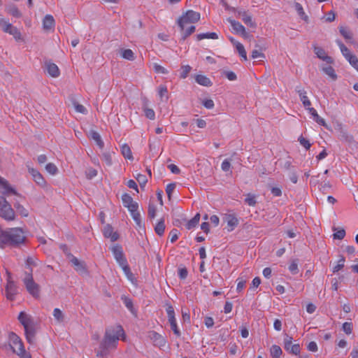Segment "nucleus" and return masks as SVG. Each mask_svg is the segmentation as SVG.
<instances>
[{"instance_id": "obj_16", "label": "nucleus", "mask_w": 358, "mask_h": 358, "mask_svg": "<svg viewBox=\"0 0 358 358\" xmlns=\"http://www.w3.org/2000/svg\"><path fill=\"white\" fill-rule=\"evenodd\" d=\"M25 331L26 339L29 344L34 343L35 335H36V327L33 324L24 327Z\"/></svg>"}, {"instance_id": "obj_45", "label": "nucleus", "mask_w": 358, "mask_h": 358, "mask_svg": "<svg viewBox=\"0 0 358 358\" xmlns=\"http://www.w3.org/2000/svg\"><path fill=\"white\" fill-rule=\"evenodd\" d=\"M334 231H336L334 234V239L342 240L344 238L345 236V231L344 229H341L337 230L336 228H334Z\"/></svg>"}, {"instance_id": "obj_55", "label": "nucleus", "mask_w": 358, "mask_h": 358, "mask_svg": "<svg viewBox=\"0 0 358 358\" xmlns=\"http://www.w3.org/2000/svg\"><path fill=\"white\" fill-rule=\"evenodd\" d=\"M97 175V171L93 168H89L86 172L85 176L87 179H92Z\"/></svg>"}, {"instance_id": "obj_5", "label": "nucleus", "mask_w": 358, "mask_h": 358, "mask_svg": "<svg viewBox=\"0 0 358 358\" xmlns=\"http://www.w3.org/2000/svg\"><path fill=\"white\" fill-rule=\"evenodd\" d=\"M0 217L8 222L15 220V213L3 196H0Z\"/></svg>"}, {"instance_id": "obj_60", "label": "nucleus", "mask_w": 358, "mask_h": 358, "mask_svg": "<svg viewBox=\"0 0 358 358\" xmlns=\"http://www.w3.org/2000/svg\"><path fill=\"white\" fill-rule=\"evenodd\" d=\"M252 58V59H257V58H259V59H264L265 58V55L264 53H262L261 51L259 50H254L252 52V55H251Z\"/></svg>"}, {"instance_id": "obj_25", "label": "nucleus", "mask_w": 358, "mask_h": 358, "mask_svg": "<svg viewBox=\"0 0 358 358\" xmlns=\"http://www.w3.org/2000/svg\"><path fill=\"white\" fill-rule=\"evenodd\" d=\"M121 153L126 159L131 161L134 159L131 148L127 143L121 146Z\"/></svg>"}, {"instance_id": "obj_36", "label": "nucleus", "mask_w": 358, "mask_h": 358, "mask_svg": "<svg viewBox=\"0 0 358 358\" xmlns=\"http://www.w3.org/2000/svg\"><path fill=\"white\" fill-rule=\"evenodd\" d=\"M271 355L272 358H280L282 355L281 348L277 345H273L270 349Z\"/></svg>"}, {"instance_id": "obj_54", "label": "nucleus", "mask_w": 358, "mask_h": 358, "mask_svg": "<svg viewBox=\"0 0 358 358\" xmlns=\"http://www.w3.org/2000/svg\"><path fill=\"white\" fill-rule=\"evenodd\" d=\"M73 106L75 108L76 111L78 113L82 114H85L87 113L85 107L77 102H73Z\"/></svg>"}, {"instance_id": "obj_31", "label": "nucleus", "mask_w": 358, "mask_h": 358, "mask_svg": "<svg viewBox=\"0 0 358 358\" xmlns=\"http://www.w3.org/2000/svg\"><path fill=\"white\" fill-rule=\"evenodd\" d=\"M121 57L129 61H134L135 59L134 53L131 49L121 50Z\"/></svg>"}, {"instance_id": "obj_43", "label": "nucleus", "mask_w": 358, "mask_h": 358, "mask_svg": "<svg viewBox=\"0 0 358 358\" xmlns=\"http://www.w3.org/2000/svg\"><path fill=\"white\" fill-rule=\"evenodd\" d=\"M53 316L58 322H62L64 321V315L59 308H56L54 309Z\"/></svg>"}, {"instance_id": "obj_53", "label": "nucleus", "mask_w": 358, "mask_h": 358, "mask_svg": "<svg viewBox=\"0 0 358 358\" xmlns=\"http://www.w3.org/2000/svg\"><path fill=\"white\" fill-rule=\"evenodd\" d=\"M102 157L104 162H106L107 166H111L112 165V157L111 155L109 152H105L102 154Z\"/></svg>"}, {"instance_id": "obj_28", "label": "nucleus", "mask_w": 358, "mask_h": 358, "mask_svg": "<svg viewBox=\"0 0 358 358\" xmlns=\"http://www.w3.org/2000/svg\"><path fill=\"white\" fill-rule=\"evenodd\" d=\"M14 207L16 209L17 212L24 217H27L29 215V210L19 202H15L14 203Z\"/></svg>"}, {"instance_id": "obj_47", "label": "nucleus", "mask_w": 358, "mask_h": 358, "mask_svg": "<svg viewBox=\"0 0 358 358\" xmlns=\"http://www.w3.org/2000/svg\"><path fill=\"white\" fill-rule=\"evenodd\" d=\"M143 111H144L145 115L147 118H148L149 120H155V113L153 110V109L149 108L147 107H144Z\"/></svg>"}, {"instance_id": "obj_3", "label": "nucleus", "mask_w": 358, "mask_h": 358, "mask_svg": "<svg viewBox=\"0 0 358 358\" xmlns=\"http://www.w3.org/2000/svg\"><path fill=\"white\" fill-rule=\"evenodd\" d=\"M110 250L113 252V255L116 262H117L119 266L122 268V271H124L127 279L132 283H135L136 278H134L133 273L130 270V268L127 264V262L124 255L122 246L119 244H115L111 247Z\"/></svg>"}, {"instance_id": "obj_62", "label": "nucleus", "mask_w": 358, "mask_h": 358, "mask_svg": "<svg viewBox=\"0 0 358 358\" xmlns=\"http://www.w3.org/2000/svg\"><path fill=\"white\" fill-rule=\"evenodd\" d=\"M195 31V26L191 25L184 32L182 38L185 40L187 36L192 34Z\"/></svg>"}, {"instance_id": "obj_29", "label": "nucleus", "mask_w": 358, "mask_h": 358, "mask_svg": "<svg viewBox=\"0 0 358 358\" xmlns=\"http://www.w3.org/2000/svg\"><path fill=\"white\" fill-rule=\"evenodd\" d=\"M234 45L236 46V48L240 55V57L243 59L244 61L248 60L247 53L245 51V49L242 43L240 42H236L234 43Z\"/></svg>"}, {"instance_id": "obj_11", "label": "nucleus", "mask_w": 358, "mask_h": 358, "mask_svg": "<svg viewBox=\"0 0 358 358\" xmlns=\"http://www.w3.org/2000/svg\"><path fill=\"white\" fill-rule=\"evenodd\" d=\"M70 262L74 267V269L80 274H87V269L84 262L80 261L78 258L73 255H70Z\"/></svg>"}, {"instance_id": "obj_7", "label": "nucleus", "mask_w": 358, "mask_h": 358, "mask_svg": "<svg viewBox=\"0 0 358 358\" xmlns=\"http://www.w3.org/2000/svg\"><path fill=\"white\" fill-rule=\"evenodd\" d=\"M23 282L27 292L34 298H38L40 294V287L33 279L32 269L29 268V272H25V277Z\"/></svg>"}, {"instance_id": "obj_13", "label": "nucleus", "mask_w": 358, "mask_h": 358, "mask_svg": "<svg viewBox=\"0 0 358 358\" xmlns=\"http://www.w3.org/2000/svg\"><path fill=\"white\" fill-rule=\"evenodd\" d=\"M0 192L3 195L14 194L17 195L16 190L12 187L8 182L0 176Z\"/></svg>"}, {"instance_id": "obj_42", "label": "nucleus", "mask_w": 358, "mask_h": 358, "mask_svg": "<svg viewBox=\"0 0 358 358\" xmlns=\"http://www.w3.org/2000/svg\"><path fill=\"white\" fill-rule=\"evenodd\" d=\"M45 169L46 171L50 175H55L58 172V169L53 163H48L45 165Z\"/></svg>"}, {"instance_id": "obj_41", "label": "nucleus", "mask_w": 358, "mask_h": 358, "mask_svg": "<svg viewBox=\"0 0 358 358\" xmlns=\"http://www.w3.org/2000/svg\"><path fill=\"white\" fill-rule=\"evenodd\" d=\"M169 322L170 323L171 328L173 331L174 334L179 337L180 336V332L178 329L176 317L169 319Z\"/></svg>"}, {"instance_id": "obj_51", "label": "nucleus", "mask_w": 358, "mask_h": 358, "mask_svg": "<svg viewBox=\"0 0 358 358\" xmlns=\"http://www.w3.org/2000/svg\"><path fill=\"white\" fill-rule=\"evenodd\" d=\"M153 69L157 73L167 74L169 73L166 69L157 64H154Z\"/></svg>"}, {"instance_id": "obj_9", "label": "nucleus", "mask_w": 358, "mask_h": 358, "mask_svg": "<svg viewBox=\"0 0 358 358\" xmlns=\"http://www.w3.org/2000/svg\"><path fill=\"white\" fill-rule=\"evenodd\" d=\"M148 337L152 341L155 346L162 348L166 346V340L161 334H158L155 331H151L148 333Z\"/></svg>"}, {"instance_id": "obj_61", "label": "nucleus", "mask_w": 358, "mask_h": 358, "mask_svg": "<svg viewBox=\"0 0 358 358\" xmlns=\"http://www.w3.org/2000/svg\"><path fill=\"white\" fill-rule=\"evenodd\" d=\"M231 168V163H230V161L229 159H224L222 164H221V169L223 171H229Z\"/></svg>"}, {"instance_id": "obj_35", "label": "nucleus", "mask_w": 358, "mask_h": 358, "mask_svg": "<svg viewBox=\"0 0 358 358\" xmlns=\"http://www.w3.org/2000/svg\"><path fill=\"white\" fill-rule=\"evenodd\" d=\"M196 38L199 41L205 39V38H211V39H217L218 36L215 32H208L199 34L196 36Z\"/></svg>"}, {"instance_id": "obj_14", "label": "nucleus", "mask_w": 358, "mask_h": 358, "mask_svg": "<svg viewBox=\"0 0 358 358\" xmlns=\"http://www.w3.org/2000/svg\"><path fill=\"white\" fill-rule=\"evenodd\" d=\"M28 171L31 175L33 180L37 185L42 187H45L46 186L45 180L38 170L28 167Z\"/></svg>"}, {"instance_id": "obj_64", "label": "nucleus", "mask_w": 358, "mask_h": 358, "mask_svg": "<svg viewBox=\"0 0 358 358\" xmlns=\"http://www.w3.org/2000/svg\"><path fill=\"white\" fill-rule=\"evenodd\" d=\"M187 274L188 272L186 268L183 267L178 269V275L180 279L185 280L187 277Z\"/></svg>"}, {"instance_id": "obj_59", "label": "nucleus", "mask_w": 358, "mask_h": 358, "mask_svg": "<svg viewBox=\"0 0 358 358\" xmlns=\"http://www.w3.org/2000/svg\"><path fill=\"white\" fill-rule=\"evenodd\" d=\"M224 74L225 75L226 78L230 81L236 80L237 78L236 73L231 71H224Z\"/></svg>"}, {"instance_id": "obj_39", "label": "nucleus", "mask_w": 358, "mask_h": 358, "mask_svg": "<svg viewBox=\"0 0 358 358\" xmlns=\"http://www.w3.org/2000/svg\"><path fill=\"white\" fill-rule=\"evenodd\" d=\"M165 230V224L163 220H161L158 223L156 224L155 227V231L157 234L159 236H162L164 233Z\"/></svg>"}, {"instance_id": "obj_6", "label": "nucleus", "mask_w": 358, "mask_h": 358, "mask_svg": "<svg viewBox=\"0 0 358 358\" xmlns=\"http://www.w3.org/2000/svg\"><path fill=\"white\" fill-rule=\"evenodd\" d=\"M0 27L3 32L13 36L16 41H24L20 31L1 15H0Z\"/></svg>"}, {"instance_id": "obj_63", "label": "nucleus", "mask_w": 358, "mask_h": 358, "mask_svg": "<svg viewBox=\"0 0 358 358\" xmlns=\"http://www.w3.org/2000/svg\"><path fill=\"white\" fill-rule=\"evenodd\" d=\"M156 207L153 204H150L148 206V216L150 218H154L156 215Z\"/></svg>"}, {"instance_id": "obj_23", "label": "nucleus", "mask_w": 358, "mask_h": 358, "mask_svg": "<svg viewBox=\"0 0 358 358\" xmlns=\"http://www.w3.org/2000/svg\"><path fill=\"white\" fill-rule=\"evenodd\" d=\"M195 80L196 82L205 87H210L212 85V82L206 76L203 74H197L195 76Z\"/></svg>"}, {"instance_id": "obj_24", "label": "nucleus", "mask_w": 358, "mask_h": 358, "mask_svg": "<svg viewBox=\"0 0 358 358\" xmlns=\"http://www.w3.org/2000/svg\"><path fill=\"white\" fill-rule=\"evenodd\" d=\"M18 320L24 327L34 323L31 317L24 312L20 313L18 315Z\"/></svg>"}, {"instance_id": "obj_38", "label": "nucleus", "mask_w": 358, "mask_h": 358, "mask_svg": "<svg viewBox=\"0 0 358 358\" xmlns=\"http://www.w3.org/2000/svg\"><path fill=\"white\" fill-rule=\"evenodd\" d=\"M285 350L287 352L297 355L300 353V345L299 344H291L287 347H285Z\"/></svg>"}, {"instance_id": "obj_2", "label": "nucleus", "mask_w": 358, "mask_h": 358, "mask_svg": "<svg viewBox=\"0 0 358 358\" xmlns=\"http://www.w3.org/2000/svg\"><path fill=\"white\" fill-rule=\"evenodd\" d=\"M25 231L21 227L10 228L2 231L0 234V243L17 246L24 243Z\"/></svg>"}, {"instance_id": "obj_17", "label": "nucleus", "mask_w": 358, "mask_h": 358, "mask_svg": "<svg viewBox=\"0 0 358 358\" xmlns=\"http://www.w3.org/2000/svg\"><path fill=\"white\" fill-rule=\"evenodd\" d=\"M103 236L106 238H110L111 241H115L119 238V235L116 231H113V228L110 224H106L104 227Z\"/></svg>"}, {"instance_id": "obj_52", "label": "nucleus", "mask_w": 358, "mask_h": 358, "mask_svg": "<svg viewBox=\"0 0 358 358\" xmlns=\"http://www.w3.org/2000/svg\"><path fill=\"white\" fill-rule=\"evenodd\" d=\"M342 329H343V331L346 334L350 335L352 332V324L351 322H345L343 324Z\"/></svg>"}, {"instance_id": "obj_4", "label": "nucleus", "mask_w": 358, "mask_h": 358, "mask_svg": "<svg viewBox=\"0 0 358 358\" xmlns=\"http://www.w3.org/2000/svg\"><path fill=\"white\" fill-rule=\"evenodd\" d=\"M8 345L20 358H31V355L26 351L21 338L13 332L8 334Z\"/></svg>"}, {"instance_id": "obj_26", "label": "nucleus", "mask_w": 358, "mask_h": 358, "mask_svg": "<svg viewBox=\"0 0 358 358\" xmlns=\"http://www.w3.org/2000/svg\"><path fill=\"white\" fill-rule=\"evenodd\" d=\"M239 15H241L242 20L246 25L252 28L256 27L255 22L252 21V16L248 14L245 11L239 12Z\"/></svg>"}, {"instance_id": "obj_34", "label": "nucleus", "mask_w": 358, "mask_h": 358, "mask_svg": "<svg viewBox=\"0 0 358 358\" xmlns=\"http://www.w3.org/2000/svg\"><path fill=\"white\" fill-rule=\"evenodd\" d=\"M294 8L299 16L303 19L304 21L308 22V17L306 15L303 8L302 6L299 3L296 2L294 3Z\"/></svg>"}, {"instance_id": "obj_8", "label": "nucleus", "mask_w": 358, "mask_h": 358, "mask_svg": "<svg viewBox=\"0 0 358 358\" xmlns=\"http://www.w3.org/2000/svg\"><path fill=\"white\" fill-rule=\"evenodd\" d=\"M200 13L195 12L192 10L186 11L182 15L178 20V24L181 29L184 31L185 27L189 24H193L198 22L200 20Z\"/></svg>"}, {"instance_id": "obj_20", "label": "nucleus", "mask_w": 358, "mask_h": 358, "mask_svg": "<svg viewBox=\"0 0 358 358\" xmlns=\"http://www.w3.org/2000/svg\"><path fill=\"white\" fill-rule=\"evenodd\" d=\"M225 220L227 223L228 231H231L238 225V220L233 215L229 214L225 215Z\"/></svg>"}, {"instance_id": "obj_32", "label": "nucleus", "mask_w": 358, "mask_h": 358, "mask_svg": "<svg viewBox=\"0 0 358 358\" xmlns=\"http://www.w3.org/2000/svg\"><path fill=\"white\" fill-rule=\"evenodd\" d=\"M200 220V214L196 213L193 218L189 220L186 224V228L187 229H191L195 227L199 222Z\"/></svg>"}, {"instance_id": "obj_15", "label": "nucleus", "mask_w": 358, "mask_h": 358, "mask_svg": "<svg viewBox=\"0 0 358 358\" xmlns=\"http://www.w3.org/2000/svg\"><path fill=\"white\" fill-rule=\"evenodd\" d=\"M42 24L45 31H50L54 30L55 21L52 15L48 14L43 17Z\"/></svg>"}, {"instance_id": "obj_10", "label": "nucleus", "mask_w": 358, "mask_h": 358, "mask_svg": "<svg viewBox=\"0 0 358 358\" xmlns=\"http://www.w3.org/2000/svg\"><path fill=\"white\" fill-rule=\"evenodd\" d=\"M5 291L6 296L8 300L13 301L15 299V296L17 294V286L14 280H8Z\"/></svg>"}, {"instance_id": "obj_27", "label": "nucleus", "mask_w": 358, "mask_h": 358, "mask_svg": "<svg viewBox=\"0 0 358 358\" xmlns=\"http://www.w3.org/2000/svg\"><path fill=\"white\" fill-rule=\"evenodd\" d=\"M130 213L136 226L141 229L143 227V224L141 222V213L138 210V208L134 210V211H130Z\"/></svg>"}, {"instance_id": "obj_18", "label": "nucleus", "mask_w": 358, "mask_h": 358, "mask_svg": "<svg viewBox=\"0 0 358 358\" xmlns=\"http://www.w3.org/2000/svg\"><path fill=\"white\" fill-rule=\"evenodd\" d=\"M45 70L47 73L52 78L58 77L60 73L58 66L50 62L45 63Z\"/></svg>"}, {"instance_id": "obj_44", "label": "nucleus", "mask_w": 358, "mask_h": 358, "mask_svg": "<svg viewBox=\"0 0 358 358\" xmlns=\"http://www.w3.org/2000/svg\"><path fill=\"white\" fill-rule=\"evenodd\" d=\"M345 264V258L343 257H341L340 259L338 261L336 265L333 266L332 268V272L336 273L341 270L344 267Z\"/></svg>"}, {"instance_id": "obj_46", "label": "nucleus", "mask_w": 358, "mask_h": 358, "mask_svg": "<svg viewBox=\"0 0 358 358\" xmlns=\"http://www.w3.org/2000/svg\"><path fill=\"white\" fill-rule=\"evenodd\" d=\"M192 67L189 65H184L181 66L180 78L185 79L189 73L191 71Z\"/></svg>"}, {"instance_id": "obj_37", "label": "nucleus", "mask_w": 358, "mask_h": 358, "mask_svg": "<svg viewBox=\"0 0 358 358\" xmlns=\"http://www.w3.org/2000/svg\"><path fill=\"white\" fill-rule=\"evenodd\" d=\"M6 11L15 17H20L22 16L21 12L15 5H11L7 7Z\"/></svg>"}, {"instance_id": "obj_30", "label": "nucleus", "mask_w": 358, "mask_h": 358, "mask_svg": "<svg viewBox=\"0 0 358 358\" xmlns=\"http://www.w3.org/2000/svg\"><path fill=\"white\" fill-rule=\"evenodd\" d=\"M322 71L327 74L332 80L337 79V75L334 68L331 66H325L322 68Z\"/></svg>"}, {"instance_id": "obj_40", "label": "nucleus", "mask_w": 358, "mask_h": 358, "mask_svg": "<svg viewBox=\"0 0 358 358\" xmlns=\"http://www.w3.org/2000/svg\"><path fill=\"white\" fill-rule=\"evenodd\" d=\"M298 264H299V260L297 259L292 260L288 268H289V271L292 274H296L299 273Z\"/></svg>"}, {"instance_id": "obj_57", "label": "nucleus", "mask_w": 358, "mask_h": 358, "mask_svg": "<svg viewBox=\"0 0 358 358\" xmlns=\"http://www.w3.org/2000/svg\"><path fill=\"white\" fill-rule=\"evenodd\" d=\"M299 141L301 145H303L306 150H309L311 144L309 141L303 138L302 136H299Z\"/></svg>"}, {"instance_id": "obj_49", "label": "nucleus", "mask_w": 358, "mask_h": 358, "mask_svg": "<svg viewBox=\"0 0 358 358\" xmlns=\"http://www.w3.org/2000/svg\"><path fill=\"white\" fill-rule=\"evenodd\" d=\"M245 201L250 206H255L256 205V198L255 196L252 194H248L246 196V198L245 199Z\"/></svg>"}, {"instance_id": "obj_56", "label": "nucleus", "mask_w": 358, "mask_h": 358, "mask_svg": "<svg viewBox=\"0 0 358 358\" xmlns=\"http://www.w3.org/2000/svg\"><path fill=\"white\" fill-rule=\"evenodd\" d=\"M348 61L349 63L358 71V59L354 55L353 56L350 57Z\"/></svg>"}, {"instance_id": "obj_22", "label": "nucleus", "mask_w": 358, "mask_h": 358, "mask_svg": "<svg viewBox=\"0 0 358 358\" xmlns=\"http://www.w3.org/2000/svg\"><path fill=\"white\" fill-rule=\"evenodd\" d=\"M89 136L95 141L96 145L99 146L100 149H103L104 146V143L101 139V137L100 134L94 131V130H90L89 132Z\"/></svg>"}, {"instance_id": "obj_12", "label": "nucleus", "mask_w": 358, "mask_h": 358, "mask_svg": "<svg viewBox=\"0 0 358 358\" xmlns=\"http://www.w3.org/2000/svg\"><path fill=\"white\" fill-rule=\"evenodd\" d=\"M122 201L123 206L128 209V210L134 211V210L138 208V204L134 201L132 197L127 193H124L122 195Z\"/></svg>"}, {"instance_id": "obj_58", "label": "nucleus", "mask_w": 358, "mask_h": 358, "mask_svg": "<svg viewBox=\"0 0 358 358\" xmlns=\"http://www.w3.org/2000/svg\"><path fill=\"white\" fill-rule=\"evenodd\" d=\"M176 188V184L175 183H170L166 187V192L167 194V196L169 199H171V194L173 192V190Z\"/></svg>"}, {"instance_id": "obj_50", "label": "nucleus", "mask_w": 358, "mask_h": 358, "mask_svg": "<svg viewBox=\"0 0 358 358\" xmlns=\"http://www.w3.org/2000/svg\"><path fill=\"white\" fill-rule=\"evenodd\" d=\"M136 179L138 182L141 187H143L148 182L146 176L141 173L137 174Z\"/></svg>"}, {"instance_id": "obj_19", "label": "nucleus", "mask_w": 358, "mask_h": 358, "mask_svg": "<svg viewBox=\"0 0 358 358\" xmlns=\"http://www.w3.org/2000/svg\"><path fill=\"white\" fill-rule=\"evenodd\" d=\"M313 49L315 54L317 55L318 58L326 62L328 64L333 63V59H331V57L327 55L324 49L316 45L313 46Z\"/></svg>"}, {"instance_id": "obj_21", "label": "nucleus", "mask_w": 358, "mask_h": 358, "mask_svg": "<svg viewBox=\"0 0 358 358\" xmlns=\"http://www.w3.org/2000/svg\"><path fill=\"white\" fill-rule=\"evenodd\" d=\"M232 28L238 34H241L244 37L247 38L248 34L246 32L245 27L238 22L236 20H230Z\"/></svg>"}, {"instance_id": "obj_1", "label": "nucleus", "mask_w": 358, "mask_h": 358, "mask_svg": "<svg viewBox=\"0 0 358 358\" xmlns=\"http://www.w3.org/2000/svg\"><path fill=\"white\" fill-rule=\"evenodd\" d=\"M124 331L122 326L115 325L106 329L103 341L100 344V350L96 356L103 357L108 354L110 350L115 349L120 337L124 339Z\"/></svg>"}, {"instance_id": "obj_48", "label": "nucleus", "mask_w": 358, "mask_h": 358, "mask_svg": "<svg viewBox=\"0 0 358 358\" xmlns=\"http://www.w3.org/2000/svg\"><path fill=\"white\" fill-rule=\"evenodd\" d=\"M339 31L341 34L347 40H350L352 38V34L350 31H348L345 27H340Z\"/></svg>"}, {"instance_id": "obj_33", "label": "nucleus", "mask_w": 358, "mask_h": 358, "mask_svg": "<svg viewBox=\"0 0 358 358\" xmlns=\"http://www.w3.org/2000/svg\"><path fill=\"white\" fill-rule=\"evenodd\" d=\"M337 43L340 48V50L343 54V55L345 57V59L348 60L350 57L353 56L354 55L351 54L349 49L340 41H337Z\"/></svg>"}]
</instances>
